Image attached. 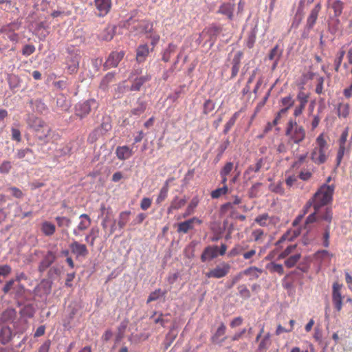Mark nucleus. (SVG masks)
<instances>
[{
	"instance_id": "31",
	"label": "nucleus",
	"mask_w": 352,
	"mask_h": 352,
	"mask_svg": "<svg viewBox=\"0 0 352 352\" xmlns=\"http://www.w3.org/2000/svg\"><path fill=\"white\" fill-rule=\"evenodd\" d=\"M130 211H124L120 212L118 219V225L120 229H122L129 222L130 219Z\"/></svg>"
},
{
	"instance_id": "20",
	"label": "nucleus",
	"mask_w": 352,
	"mask_h": 352,
	"mask_svg": "<svg viewBox=\"0 0 352 352\" xmlns=\"http://www.w3.org/2000/svg\"><path fill=\"white\" fill-rule=\"evenodd\" d=\"M149 54V49L147 44L140 45L136 50V60L142 63Z\"/></svg>"
},
{
	"instance_id": "24",
	"label": "nucleus",
	"mask_w": 352,
	"mask_h": 352,
	"mask_svg": "<svg viewBox=\"0 0 352 352\" xmlns=\"http://www.w3.org/2000/svg\"><path fill=\"white\" fill-rule=\"evenodd\" d=\"M116 153L117 157L121 160H126L132 155V151L127 146L117 147Z\"/></svg>"
},
{
	"instance_id": "23",
	"label": "nucleus",
	"mask_w": 352,
	"mask_h": 352,
	"mask_svg": "<svg viewBox=\"0 0 352 352\" xmlns=\"http://www.w3.org/2000/svg\"><path fill=\"white\" fill-rule=\"evenodd\" d=\"M221 27L216 25H212L206 30L205 33L209 37L211 46L213 45L217 36L221 33Z\"/></svg>"
},
{
	"instance_id": "63",
	"label": "nucleus",
	"mask_w": 352,
	"mask_h": 352,
	"mask_svg": "<svg viewBox=\"0 0 352 352\" xmlns=\"http://www.w3.org/2000/svg\"><path fill=\"white\" fill-rule=\"evenodd\" d=\"M11 267L8 265H0V276H6L10 274Z\"/></svg>"
},
{
	"instance_id": "43",
	"label": "nucleus",
	"mask_w": 352,
	"mask_h": 352,
	"mask_svg": "<svg viewBox=\"0 0 352 352\" xmlns=\"http://www.w3.org/2000/svg\"><path fill=\"white\" fill-rule=\"evenodd\" d=\"M228 189L226 185H224L222 188H219L211 192L212 198H219V197L226 195Z\"/></svg>"
},
{
	"instance_id": "48",
	"label": "nucleus",
	"mask_w": 352,
	"mask_h": 352,
	"mask_svg": "<svg viewBox=\"0 0 352 352\" xmlns=\"http://www.w3.org/2000/svg\"><path fill=\"white\" fill-rule=\"evenodd\" d=\"M56 220L59 227L69 228L71 225V220L65 217H57Z\"/></svg>"
},
{
	"instance_id": "62",
	"label": "nucleus",
	"mask_w": 352,
	"mask_h": 352,
	"mask_svg": "<svg viewBox=\"0 0 352 352\" xmlns=\"http://www.w3.org/2000/svg\"><path fill=\"white\" fill-rule=\"evenodd\" d=\"M243 322V319L241 316H238V317H236L234 318H233L230 323V326L231 328H235V327H239L240 325L242 324Z\"/></svg>"
},
{
	"instance_id": "17",
	"label": "nucleus",
	"mask_w": 352,
	"mask_h": 352,
	"mask_svg": "<svg viewBox=\"0 0 352 352\" xmlns=\"http://www.w3.org/2000/svg\"><path fill=\"white\" fill-rule=\"evenodd\" d=\"M101 225L105 232V238L109 237L116 230L115 221L111 222V221L108 217L104 218Z\"/></svg>"
},
{
	"instance_id": "8",
	"label": "nucleus",
	"mask_w": 352,
	"mask_h": 352,
	"mask_svg": "<svg viewBox=\"0 0 352 352\" xmlns=\"http://www.w3.org/2000/svg\"><path fill=\"white\" fill-rule=\"evenodd\" d=\"M343 285L338 282H334L332 285V302L337 311L340 312L342 309L344 296L342 295Z\"/></svg>"
},
{
	"instance_id": "55",
	"label": "nucleus",
	"mask_w": 352,
	"mask_h": 352,
	"mask_svg": "<svg viewBox=\"0 0 352 352\" xmlns=\"http://www.w3.org/2000/svg\"><path fill=\"white\" fill-rule=\"evenodd\" d=\"M239 63H240L239 57H234L233 58L234 65L232 68V77H234L235 76H236V74L239 72Z\"/></svg>"
},
{
	"instance_id": "36",
	"label": "nucleus",
	"mask_w": 352,
	"mask_h": 352,
	"mask_svg": "<svg viewBox=\"0 0 352 352\" xmlns=\"http://www.w3.org/2000/svg\"><path fill=\"white\" fill-rule=\"evenodd\" d=\"M114 78V75L112 73L107 74L102 80L100 84V89H102L103 91H105L109 84L113 81Z\"/></svg>"
},
{
	"instance_id": "34",
	"label": "nucleus",
	"mask_w": 352,
	"mask_h": 352,
	"mask_svg": "<svg viewBox=\"0 0 352 352\" xmlns=\"http://www.w3.org/2000/svg\"><path fill=\"white\" fill-rule=\"evenodd\" d=\"M300 258V254H296L294 255H292L285 261V265L287 268H292L296 265V264L299 261Z\"/></svg>"
},
{
	"instance_id": "25",
	"label": "nucleus",
	"mask_w": 352,
	"mask_h": 352,
	"mask_svg": "<svg viewBox=\"0 0 352 352\" xmlns=\"http://www.w3.org/2000/svg\"><path fill=\"white\" fill-rule=\"evenodd\" d=\"M300 234V230L299 228L294 230L293 231H288L285 233L281 238L276 243V245H280L281 243L283 241L288 240L292 241L294 238L299 236Z\"/></svg>"
},
{
	"instance_id": "58",
	"label": "nucleus",
	"mask_w": 352,
	"mask_h": 352,
	"mask_svg": "<svg viewBox=\"0 0 352 352\" xmlns=\"http://www.w3.org/2000/svg\"><path fill=\"white\" fill-rule=\"evenodd\" d=\"M330 228L329 226H327L324 230V233L323 234V245L325 248L329 247V237H330Z\"/></svg>"
},
{
	"instance_id": "29",
	"label": "nucleus",
	"mask_w": 352,
	"mask_h": 352,
	"mask_svg": "<svg viewBox=\"0 0 352 352\" xmlns=\"http://www.w3.org/2000/svg\"><path fill=\"white\" fill-rule=\"evenodd\" d=\"M329 4L333 11L335 16H340L343 8V3L340 0H329Z\"/></svg>"
},
{
	"instance_id": "35",
	"label": "nucleus",
	"mask_w": 352,
	"mask_h": 352,
	"mask_svg": "<svg viewBox=\"0 0 352 352\" xmlns=\"http://www.w3.org/2000/svg\"><path fill=\"white\" fill-rule=\"evenodd\" d=\"M283 51L279 48V46L276 45L274 48H272L268 55V58L270 60H279L282 56Z\"/></svg>"
},
{
	"instance_id": "45",
	"label": "nucleus",
	"mask_w": 352,
	"mask_h": 352,
	"mask_svg": "<svg viewBox=\"0 0 352 352\" xmlns=\"http://www.w3.org/2000/svg\"><path fill=\"white\" fill-rule=\"evenodd\" d=\"M146 108V104L144 102H140L137 107L131 110V113L135 116H140L144 112Z\"/></svg>"
},
{
	"instance_id": "11",
	"label": "nucleus",
	"mask_w": 352,
	"mask_h": 352,
	"mask_svg": "<svg viewBox=\"0 0 352 352\" xmlns=\"http://www.w3.org/2000/svg\"><path fill=\"white\" fill-rule=\"evenodd\" d=\"M80 222L78 224L76 228L73 231V234L75 236L80 235V232L86 230L91 223L90 217L87 214H82L80 215Z\"/></svg>"
},
{
	"instance_id": "30",
	"label": "nucleus",
	"mask_w": 352,
	"mask_h": 352,
	"mask_svg": "<svg viewBox=\"0 0 352 352\" xmlns=\"http://www.w3.org/2000/svg\"><path fill=\"white\" fill-rule=\"evenodd\" d=\"M254 221L260 226H267L272 222V217L267 213L258 215Z\"/></svg>"
},
{
	"instance_id": "37",
	"label": "nucleus",
	"mask_w": 352,
	"mask_h": 352,
	"mask_svg": "<svg viewBox=\"0 0 352 352\" xmlns=\"http://www.w3.org/2000/svg\"><path fill=\"white\" fill-rule=\"evenodd\" d=\"M267 268L270 272H276L279 275H283L284 273V269L281 264L271 263L267 265Z\"/></svg>"
},
{
	"instance_id": "14",
	"label": "nucleus",
	"mask_w": 352,
	"mask_h": 352,
	"mask_svg": "<svg viewBox=\"0 0 352 352\" xmlns=\"http://www.w3.org/2000/svg\"><path fill=\"white\" fill-rule=\"evenodd\" d=\"M201 221L197 218H192L178 224L177 232L187 233L189 230L193 229L195 223L200 224Z\"/></svg>"
},
{
	"instance_id": "47",
	"label": "nucleus",
	"mask_w": 352,
	"mask_h": 352,
	"mask_svg": "<svg viewBox=\"0 0 352 352\" xmlns=\"http://www.w3.org/2000/svg\"><path fill=\"white\" fill-rule=\"evenodd\" d=\"M239 295L243 298H249L250 297V292L245 285H240L238 287Z\"/></svg>"
},
{
	"instance_id": "42",
	"label": "nucleus",
	"mask_w": 352,
	"mask_h": 352,
	"mask_svg": "<svg viewBox=\"0 0 352 352\" xmlns=\"http://www.w3.org/2000/svg\"><path fill=\"white\" fill-rule=\"evenodd\" d=\"M215 111V104L211 100H207L204 104L205 114L212 113Z\"/></svg>"
},
{
	"instance_id": "10",
	"label": "nucleus",
	"mask_w": 352,
	"mask_h": 352,
	"mask_svg": "<svg viewBox=\"0 0 352 352\" xmlns=\"http://www.w3.org/2000/svg\"><path fill=\"white\" fill-rule=\"evenodd\" d=\"M95 103L96 101L94 100H89L77 104L76 106V114L82 118L90 112L91 106Z\"/></svg>"
},
{
	"instance_id": "27",
	"label": "nucleus",
	"mask_w": 352,
	"mask_h": 352,
	"mask_svg": "<svg viewBox=\"0 0 352 352\" xmlns=\"http://www.w3.org/2000/svg\"><path fill=\"white\" fill-rule=\"evenodd\" d=\"M41 229L45 236H52L56 231L55 226L49 221L42 223Z\"/></svg>"
},
{
	"instance_id": "41",
	"label": "nucleus",
	"mask_w": 352,
	"mask_h": 352,
	"mask_svg": "<svg viewBox=\"0 0 352 352\" xmlns=\"http://www.w3.org/2000/svg\"><path fill=\"white\" fill-rule=\"evenodd\" d=\"M166 294V291L162 292L160 289H155L154 292L150 294L147 299V303L157 300L161 296H164Z\"/></svg>"
},
{
	"instance_id": "50",
	"label": "nucleus",
	"mask_w": 352,
	"mask_h": 352,
	"mask_svg": "<svg viewBox=\"0 0 352 352\" xmlns=\"http://www.w3.org/2000/svg\"><path fill=\"white\" fill-rule=\"evenodd\" d=\"M89 234L90 235V236L91 238V241H90V245L91 247H93L94 245L96 239H97V237L99 235V229H98V228L93 227L90 230Z\"/></svg>"
},
{
	"instance_id": "59",
	"label": "nucleus",
	"mask_w": 352,
	"mask_h": 352,
	"mask_svg": "<svg viewBox=\"0 0 352 352\" xmlns=\"http://www.w3.org/2000/svg\"><path fill=\"white\" fill-rule=\"evenodd\" d=\"M233 168L232 162H227L221 170V175H228Z\"/></svg>"
},
{
	"instance_id": "18",
	"label": "nucleus",
	"mask_w": 352,
	"mask_h": 352,
	"mask_svg": "<svg viewBox=\"0 0 352 352\" xmlns=\"http://www.w3.org/2000/svg\"><path fill=\"white\" fill-rule=\"evenodd\" d=\"M226 331V327L223 322H221L220 324L219 327L217 328L216 332L211 337L212 342L215 343V344L222 343L226 338L225 337L221 340H220L219 338L221 336L225 335Z\"/></svg>"
},
{
	"instance_id": "26",
	"label": "nucleus",
	"mask_w": 352,
	"mask_h": 352,
	"mask_svg": "<svg viewBox=\"0 0 352 352\" xmlns=\"http://www.w3.org/2000/svg\"><path fill=\"white\" fill-rule=\"evenodd\" d=\"M151 79L150 75H146L137 78L131 87V91H139L142 85Z\"/></svg>"
},
{
	"instance_id": "39",
	"label": "nucleus",
	"mask_w": 352,
	"mask_h": 352,
	"mask_svg": "<svg viewBox=\"0 0 352 352\" xmlns=\"http://www.w3.org/2000/svg\"><path fill=\"white\" fill-rule=\"evenodd\" d=\"M261 273V270L256 267H250L243 272L244 275L252 276L254 278H257L259 276V274Z\"/></svg>"
},
{
	"instance_id": "46",
	"label": "nucleus",
	"mask_w": 352,
	"mask_h": 352,
	"mask_svg": "<svg viewBox=\"0 0 352 352\" xmlns=\"http://www.w3.org/2000/svg\"><path fill=\"white\" fill-rule=\"evenodd\" d=\"M316 214L312 212L306 219L304 229L307 230V232H308L311 230L310 224L313 223L316 221Z\"/></svg>"
},
{
	"instance_id": "51",
	"label": "nucleus",
	"mask_w": 352,
	"mask_h": 352,
	"mask_svg": "<svg viewBox=\"0 0 352 352\" xmlns=\"http://www.w3.org/2000/svg\"><path fill=\"white\" fill-rule=\"evenodd\" d=\"M338 116L346 118L349 115V105L340 104L338 108Z\"/></svg>"
},
{
	"instance_id": "54",
	"label": "nucleus",
	"mask_w": 352,
	"mask_h": 352,
	"mask_svg": "<svg viewBox=\"0 0 352 352\" xmlns=\"http://www.w3.org/2000/svg\"><path fill=\"white\" fill-rule=\"evenodd\" d=\"M140 29L142 32L150 33L153 30V23L148 21L144 22L140 25Z\"/></svg>"
},
{
	"instance_id": "7",
	"label": "nucleus",
	"mask_w": 352,
	"mask_h": 352,
	"mask_svg": "<svg viewBox=\"0 0 352 352\" xmlns=\"http://www.w3.org/2000/svg\"><path fill=\"white\" fill-rule=\"evenodd\" d=\"M231 269V265L225 261L221 262L214 268L210 270L206 274V276L208 278H221L227 276Z\"/></svg>"
},
{
	"instance_id": "53",
	"label": "nucleus",
	"mask_w": 352,
	"mask_h": 352,
	"mask_svg": "<svg viewBox=\"0 0 352 352\" xmlns=\"http://www.w3.org/2000/svg\"><path fill=\"white\" fill-rule=\"evenodd\" d=\"M345 54L344 50H340L339 53L338 54V57L335 60V70L336 72H338L339 67L341 65V63L342 61L343 57Z\"/></svg>"
},
{
	"instance_id": "33",
	"label": "nucleus",
	"mask_w": 352,
	"mask_h": 352,
	"mask_svg": "<svg viewBox=\"0 0 352 352\" xmlns=\"http://www.w3.org/2000/svg\"><path fill=\"white\" fill-rule=\"evenodd\" d=\"M248 247V245H243L242 244H236L228 252V256L229 257H234L239 255L247 250Z\"/></svg>"
},
{
	"instance_id": "49",
	"label": "nucleus",
	"mask_w": 352,
	"mask_h": 352,
	"mask_svg": "<svg viewBox=\"0 0 352 352\" xmlns=\"http://www.w3.org/2000/svg\"><path fill=\"white\" fill-rule=\"evenodd\" d=\"M254 241H262L264 237V232L261 229H255L252 232Z\"/></svg>"
},
{
	"instance_id": "61",
	"label": "nucleus",
	"mask_w": 352,
	"mask_h": 352,
	"mask_svg": "<svg viewBox=\"0 0 352 352\" xmlns=\"http://www.w3.org/2000/svg\"><path fill=\"white\" fill-rule=\"evenodd\" d=\"M230 144V142L227 140L225 142H223L219 147L218 151L219 153L217 155V158L219 160V158L221 157L223 152L226 151V149L228 148V145Z\"/></svg>"
},
{
	"instance_id": "64",
	"label": "nucleus",
	"mask_w": 352,
	"mask_h": 352,
	"mask_svg": "<svg viewBox=\"0 0 352 352\" xmlns=\"http://www.w3.org/2000/svg\"><path fill=\"white\" fill-rule=\"evenodd\" d=\"M0 6L2 10L8 11L12 8V1L10 0H0Z\"/></svg>"
},
{
	"instance_id": "40",
	"label": "nucleus",
	"mask_w": 352,
	"mask_h": 352,
	"mask_svg": "<svg viewBox=\"0 0 352 352\" xmlns=\"http://www.w3.org/2000/svg\"><path fill=\"white\" fill-rule=\"evenodd\" d=\"M115 30H116L115 26L107 28L104 30L103 34L102 35V38L104 41L111 40L114 36Z\"/></svg>"
},
{
	"instance_id": "44",
	"label": "nucleus",
	"mask_w": 352,
	"mask_h": 352,
	"mask_svg": "<svg viewBox=\"0 0 352 352\" xmlns=\"http://www.w3.org/2000/svg\"><path fill=\"white\" fill-rule=\"evenodd\" d=\"M296 245H290L287 246L278 256V259H283L292 254L296 249Z\"/></svg>"
},
{
	"instance_id": "9",
	"label": "nucleus",
	"mask_w": 352,
	"mask_h": 352,
	"mask_svg": "<svg viewBox=\"0 0 352 352\" xmlns=\"http://www.w3.org/2000/svg\"><path fill=\"white\" fill-rule=\"evenodd\" d=\"M320 10V5L319 3L316 5L315 7L311 10L309 16L307 17V23L302 34V37L303 38H307L309 37V32L316 23Z\"/></svg>"
},
{
	"instance_id": "38",
	"label": "nucleus",
	"mask_w": 352,
	"mask_h": 352,
	"mask_svg": "<svg viewBox=\"0 0 352 352\" xmlns=\"http://www.w3.org/2000/svg\"><path fill=\"white\" fill-rule=\"evenodd\" d=\"M315 258L316 259L320 260V261H324L326 258H329V260L333 256V254H331L329 251L322 250H319L316 252Z\"/></svg>"
},
{
	"instance_id": "4",
	"label": "nucleus",
	"mask_w": 352,
	"mask_h": 352,
	"mask_svg": "<svg viewBox=\"0 0 352 352\" xmlns=\"http://www.w3.org/2000/svg\"><path fill=\"white\" fill-rule=\"evenodd\" d=\"M316 143L318 146L311 152V158L314 163L322 164L327 160L326 151L327 149V143L324 138L323 133L317 138Z\"/></svg>"
},
{
	"instance_id": "28",
	"label": "nucleus",
	"mask_w": 352,
	"mask_h": 352,
	"mask_svg": "<svg viewBox=\"0 0 352 352\" xmlns=\"http://www.w3.org/2000/svg\"><path fill=\"white\" fill-rule=\"evenodd\" d=\"M16 316V310L13 308H8L2 313L1 319L3 322H10L12 321Z\"/></svg>"
},
{
	"instance_id": "13",
	"label": "nucleus",
	"mask_w": 352,
	"mask_h": 352,
	"mask_svg": "<svg viewBox=\"0 0 352 352\" xmlns=\"http://www.w3.org/2000/svg\"><path fill=\"white\" fill-rule=\"evenodd\" d=\"M72 252L76 255V257L82 256L85 257L88 254V250L85 244L74 241L69 245Z\"/></svg>"
},
{
	"instance_id": "32",
	"label": "nucleus",
	"mask_w": 352,
	"mask_h": 352,
	"mask_svg": "<svg viewBox=\"0 0 352 352\" xmlns=\"http://www.w3.org/2000/svg\"><path fill=\"white\" fill-rule=\"evenodd\" d=\"M234 6L231 3H223L219 10V12L226 15L230 19H232Z\"/></svg>"
},
{
	"instance_id": "56",
	"label": "nucleus",
	"mask_w": 352,
	"mask_h": 352,
	"mask_svg": "<svg viewBox=\"0 0 352 352\" xmlns=\"http://www.w3.org/2000/svg\"><path fill=\"white\" fill-rule=\"evenodd\" d=\"M11 168H12L11 162L9 161H4L0 165V173H3V174L8 173Z\"/></svg>"
},
{
	"instance_id": "16",
	"label": "nucleus",
	"mask_w": 352,
	"mask_h": 352,
	"mask_svg": "<svg viewBox=\"0 0 352 352\" xmlns=\"http://www.w3.org/2000/svg\"><path fill=\"white\" fill-rule=\"evenodd\" d=\"M124 52H112L108 59L107 60L105 65L107 67H116L118 66L119 62L124 57Z\"/></svg>"
},
{
	"instance_id": "12",
	"label": "nucleus",
	"mask_w": 352,
	"mask_h": 352,
	"mask_svg": "<svg viewBox=\"0 0 352 352\" xmlns=\"http://www.w3.org/2000/svg\"><path fill=\"white\" fill-rule=\"evenodd\" d=\"M56 260V255L52 251H48L39 263L38 270L40 272L45 271Z\"/></svg>"
},
{
	"instance_id": "6",
	"label": "nucleus",
	"mask_w": 352,
	"mask_h": 352,
	"mask_svg": "<svg viewBox=\"0 0 352 352\" xmlns=\"http://www.w3.org/2000/svg\"><path fill=\"white\" fill-rule=\"evenodd\" d=\"M80 57V52L78 50H69V55L66 59V64L67 72L70 74H75L78 72Z\"/></svg>"
},
{
	"instance_id": "60",
	"label": "nucleus",
	"mask_w": 352,
	"mask_h": 352,
	"mask_svg": "<svg viewBox=\"0 0 352 352\" xmlns=\"http://www.w3.org/2000/svg\"><path fill=\"white\" fill-rule=\"evenodd\" d=\"M281 102L285 108H287V109H289L292 106H293L294 101L292 100L291 96H287L283 98L281 100Z\"/></svg>"
},
{
	"instance_id": "1",
	"label": "nucleus",
	"mask_w": 352,
	"mask_h": 352,
	"mask_svg": "<svg viewBox=\"0 0 352 352\" xmlns=\"http://www.w3.org/2000/svg\"><path fill=\"white\" fill-rule=\"evenodd\" d=\"M28 126L32 129L35 137L41 142H47L51 133V127L41 118L34 115H29L27 118Z\"/></svg>"
},
{
	"instance_id": "3",
	"label": "nucleus",
	"mask_w": 352,
	"mask_h": 352,
	"mask_svg": "<svg viewBox=\"0 0 352 352\" xmlns=\"http://www.w3.org/2000/svg\"><path fill=\"white\" fill-rule=\"evenodd\" d=\"M285 135L295 144H300L304 140L306 132L302 126H300L294 120H289L285 130Z\"/></svg>"
},
{
	"instance_id": "19",
	"label": "nucleus",
	"mask_w": 352,
	"mask_h": 352,
	"mask_svg": "<svg viewBox=\"0 0 352 352\" xmlns=\"http://www.w3.org/2000/svg\"><path fill=\"white\" fill-rule=\"evenodd\" d=\"M95 5L100 16H104L109 11L111 8V0H95Z\"/></svg>"
},
{
	"instance_id": "52",
	"label": "nucleus",
	"mask_w": 352,
	"mask_h": 352,
	"mask_svg": "<svg viewBox=\"0 0 352 352\" xmlns=\"http://www.w3.org/2000/svg\"><path fill=\"white\" fill-rule=\"evenodd\" d=\"M21 314L23 316H28L29 318L33 317L34 314V309L31 305H28L25 306L23 309L21 310Z\"/></svg>"
},
{
	"instance_id": "5",
	"label": "nucleus",
	"mask_w": 352,
	"mask_h": 352,
	"mask_svg": "<svg viewBox=\"0 0 352 352\" xmlns=\"http://www.w3.org/2000/svg\"><path fill=\"white\" fill-rule=\"evenodd\" d=\"M227 250V245L222 243L219 248L217 245H208L204 250L201 255V260L202 262L211 261L217 257L219 255L223 256Z\"/></svg>"
},
{
	"instance_id": "21",
	"label": "nucleus",
	"mask_w": 352,
	"mask_h": 352,
	"mask_svg": "<svg viewBox=\"0 0 352 352\" xmlns=\"http://www.w3.org/2000/svg\"><path fill=\"white\" fill-rule=\"evenodd\" d=\"M11 329L6 325L0 326V342L3 344L8 343L12 338Z\"/></svg>"
},
{
	"instance_id": "15",
	"label": "nucleus",
	"mask_w": 352,
	"mask_h": 352,
	"mask_svg": "<svg viewBox=\"0 0 352 352\" xmlns=\"http://www.w3.org/2000/svg\"><path fill=\"white\" fill-rule=\"evenodd\" d=\"M334 186L327 184L322 185L314 194V198H332Z\"/></svg>"
},
{
	"instance_id": "57",
	"label": "nucleus",
	"mask_w": 352,
	"mask_h": 352,
	"mask_svg": "<svg viewBox=\"0 0 352 352\" xmlns=\"http://www.w3.org/2000/svg\"><path fill=\"white\" fill-rule=\"evenodd\" d=\"M30 102L35 106L36 111L38 112L42 113L45 110V105L41 100H36L35 101L31 100Z\"/></svg>"
},
{
	"instance_id": "2",
	"label": "nucleus",
	"mask_w": 352,
	"mask_h": 352,
	"mask_svg": "<svg viewBox=\"0 0 352 352\" xmlns=\"http://www.w3.org/2000/svg\"><path fill=\"white\" fill-rule=\"evenodd\" d=\"M331 199H313L314 212L322 220L330 223L332 219V210L330 206Z\"/></svg>"
},
{
	"instance_id": "22",
	"label": "nucleus",
	"mask_w": 352,
	"mask_h": 352,
	"mask_svg": "<svg viewBox=\"0 0 352 352\" xmlns=\"http://www.w3.org/2000/svg\"><path fill=\"white\" fill-rule=\"evenodd\" d=\"M314 208V201L313 199L309 200L302 210V213L298 214V217L294 220L292 225L294 227L297 226L302 221L304 216L310 212L311 208Z\"/></svg>"
}]
</instances>
